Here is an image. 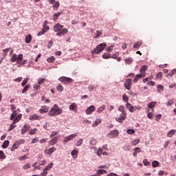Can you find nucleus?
I'll use <instances>...</instances> for the list:
<instances>
[{
	"mask_svg": "<svg viewBox=\"0 0 176 176\" xmlns=\"http://www.w3.org/2000/svg\"><path fill=\"white\" fill-rule=\"evenodd\" d=\"M96 174H98V176H100V174H107V170L104 169H99L98 170V172Z\"/></svg>",
	"mask_w": 176,
	"mask_h": 176,
	"instance_id": "38",
	"label": "nucleus"
},
{
	"mask_svg": "<svg viewBox=\"0 0 176 176\" xmlns=\"http://www.w3.org/2000/svg\"><path fill=\"white\" fill-rule=\"evenodd\" d=\"M37 130H38L37 129H30V131H29V134L30 135H34V134H36V131Z\"/></svg>",
	"mask_w": 176,
	"mask_h": 176,
	"instance_id": "40",
	"label": "nucleus"
},
{
	"mask_svg": "<svg viewBox=\"0 0 176 176\" xmlns=\"http://www.w3.org/2000/svg\"><path fill=\"white\" fill-rule=\"evenodd\" d=\"M58 80L62 83H72L74 80L69 77L62 76L58 78Z\"/></svg>",
	"mask_w": 176,
	"mask_h": 176,
	"instance_id": "4",
	"label": "nucleus"
},
{
	"mask_svg": "<svg viewBox=\"0 0 176 176\" xmlns=\"http://www.w3.org/2000/svg\"><path fill=\"white\" fill-rule=\"evenodd\" d=\"M21 61H23V54H20L19 56L16 55L17 64H21Z\"/></svg>",
	"mask_w": 176,
	"mask_h": 176,
	"instance_id": "21",
	"label": "nucleus"
},
{
	"mask_svg": "<svg viewBox=\"0 0 176 176\" xmlns=\"http://www.w3.org/2000/svg\"><path fill=\"white\" fill-rule=\"evenodd\" d=\"M30 87H31V85H26V86L23 88V91H22L23 94H24V93H25V91H28V89H30Z\"/></svg>",
	"mask_w": 176,
	"mask_h": 176,
	"instance_id": "46",
	"label": "nucleus"
},
{
	"mask_svg": "<svg viewBox=\"0 0 176 176\" xmlns=\"http://www.w3.org/2000/svg\"><path fill=\"white\" fill-rule=\"evenodd\" d=\"M15 142L17 143L18 146H20V145H21L23 144H25V140H16Z\"/></svg>",
	"mask_w": 176,
	"mask_h": 176,
	"instance_id": "43",
	"label": "nucleus"
},
{
	"mask_svg": "<svg viewBox=\"0 0 176 176\" xmlns=\"http://www.w3.org/2000/svg\"><path fill=\"white\" fill-rule=\"evenodd\" d=\"M122 100L124 102H129V96L126 94L122 95Z\"/></svg>",
	"mask_w": 176,
	"mask_h": 176,
	"instance_id": "42",
	"label": "nucleus"
},
{
	"mask_svg": "<svg viewBox=\"0 0 176 176\" xmlns=\"http://www.w3.org/2000/svg\"><path fill=\"white\" fill-rule=\"evenodd\" d=\"M45 32H46V29L45 28H43L41 30V31H40L38 33V36H41V35H43V34H45Z\"/></svg>",
	"mask_w": 176,
	"mask_h": 176,
	"instance_id": "51",
	"label": "nucleus"
},
{
	"mask_svg": "<svg viewBox=\"0 0 176 176\" xmlns=\"http://www.w3.org/2000/svg\"><path fill=\"white\" fill-rule=\"evenodd\" d=\"M141 45H142V41H139L138 42H135L134 45H133V47H134V49H138V47H140V46H141Z\"/></svg>",
	"mask_w": 176,
	"mask_h": 176,
	"instance_id": "23",
	"label": "nucleus"
},
{
	"mask_svg": "<svg viewBox=\"0 0 176 176\" xmlns=\"http://www.w3.org/2000/svg\"><path fill=\"white\" fill-rule=\"evenodd\" d=\"M127 118V113L126 112L122 113L118 118H116V122L118 123H123V121Z\"/></svg>",
	"mask_w": 176,
	"mask_h": 176,
	"instance_id": "3",
	"label": "nucleus"
},
{
	"mask_svg": "<svg viewBox=\"0 0 176 176\" xmlns=\"http://www.w3.org/2000/svg\"><path fill=\"white\" fill-rule=\"evenodd\" d=\"M29 119L30 120H41V119H42V117L36 114H33L30 116Z\"/></svg>",
	"mask_w": 176,
	"mask_h": 176,
	"instance_id": "14",
	"label": "nucleus"
},
{
	"mask_svg": "<svg viewBox=\"0 0 176 176\" xmlns=\"http://www.w3.org/2000/svg\"><path fill=\"white\" fill-rule=\"evenodd\" d=\"M155 78L157 80H162V78H163V73H162V72H160L159 73H157Z\"/></svg>",
	"mask_w": 176,
	"mask_h": 176,
	"instance_id": "29",
	"label": "nucleus"
},
{
	"mask_svg": "<svg viewBox=\"0 0 176 176\" xmlns=\"http://www.w3.org/2000/svg\"><path fill=\"white\" fill-rule=\"evenodd\" d=\"M138 144H140V139L133 140L132 142L131 145H133L134 146H135V145H138Z\"/></svg>",
	"mask_w": 176,
	"mask_h": 176,
	"instance_id": "50",
	"label": "nucleus"
},
{
	"mask_svg": "<svg viewBox=\"0 0 176 176\" xmlns=\"http://www.w3.org/2000/svg\"><path fill=\"white\" fill-rule=\"evenodd\" d=\"M148 70V66L143 65L141 67V69L140 70V74H142V76L145 77V74H146L145 72Z\"/></svg>",
	"mask_w": 176,
	"mask_h": 176,
	"instance_id": "10",
	"label": "nucleus"
},
{
	"mask_svg": "<svg viewBox=\"0 0 176 176\" xmlns=\"http://www.w3.org/2000/svg\"><path fill=\"white\" fill-rule=\"evenodd\" d=\"M47 61H48V63H54V61H56V58H54V56H50L47 59Z\"/></svg>",
	"mask_w": 176,
	"mask_h": 176,
	"instance_id": "37",
	"label": "nucleus"
},
{
	"mask_svg": "<svg viewBox=\"0 0 176 176\" xmlns=\"http://www.w3.org/2000/svg\"><path fill=\"white\" fill-rule=\"evenodd\" d=\"M174 72H176V69H173V71L169 72L168 74L167 75V76H170V78H171L173 76V75H174Z\"/></svg>",
	"mask_w": 176,
	"mask_h": 176,
	"instance_id": "62",
	"label": "nucleus"
},
{
	"mask_svg": "<svg viewBox=\"0 0 176 176\" xmlns=\"http://www.w3.org/2000/svg\"><path fill=\"white\" fill-rule=\"evenodd\" d=\"M65 34H68V29H67V28L63 29V30L58 32V33L56 34V36H63L65 35Z\"/></svg>",
	"mask_w": 176,
	"mask_h": 176,
	"instance_id": "12",
	"label": "nucleus"
},
{
	"mask_svg": "<svg viewBox=\"0 0 176 176\" xmlns=\"http://www.w3.org/2000/svg\"><path fill=\"white\" fill-rule=\"evenodd\" d=\"M53 167V163H50L47 167L45 168V170L47 171L48 170H50Z\"/></svg>",
	"mask_w": 176,
	"mask_h": 176,
	"instance_id": "55",
	"label": "nucleus"
},
{
	"mask_svg": "<svg viewBox=\"0 0 176 176\" xmlns=\"http://www.w3.org/2000/svg\"><path fill=\"white\" fill-rule=\"evenodd\" d=\"M10 61L12 63H15V61H17V54H13L12 56L10 58Z\"/></svg>",
	"mask_w": 176,
	"mask_h": 176,
	"instance_id": "36",
	"label": "nucleus"
},
{
	"mask_svg": "<svg viewBox=\"0 0 176 176\" xmlns=\"http://www.w3.org/2000/svg\"><path fill=\"white\" fill-rule=\"evenodd\" d=\"M76 137H78L77 133L68 135L65 138L64 142H69V141H72V140H74V138H75Z\"/></svg>",
	"mask_w": 176,
	"mask_h": 176,
	"instance_id": "5",
	"label": "nucleus"
},
{
	"mask_svg": "<svg viewBox=\"0 0 176 176\" xmlns=\"http://www.w3.org/2000/svg\"><path fill=\"white\" fill-rule=\"evenodd\" d=\"M125 61H126V64H130L131 63L133 62V58H127L125 60Z\"/></svg>",
	"mask_w": 176,
	"mask_h": 176,
	"instance_id": "63",
	"label": "nucleus"
},
{
	"mask_svg": "<svg viewBox=\"0 0 176 176\" xmlns=\"http://www.w3.org/2000/svg\"><path fill=\"white\" fill-rule=\"evenodd\" d=\"M56 90H57L58 91H63V90H64V87H62L61 85H58V86L56 87Z\"/></svg>",
	"mask_w": 176,
	"mask_h": 176,
	"instance_id": "53",
	"label": "nucleus"
},
{
	"mask_svg": "<svg viewBox=\"0 0 176 176\" xmlns=\"http://www.w3.org/2000/svg\"><path fill=\"white\" fill-rule=\"evenodd\" d=\"M17 117V111H14L10 118V120H14V118Z\"/></svg>",
	"mask_w": 176,
	"mask_h": 176,
	"instance_id": "32",
	"label": "nucleus"
},
{
	"mask_svg": "<svg viewBox=\"0 0 176 176\" xmlns=\"http://www.w3.org/2000/svg\"><path fill=\"white\" fill-rule=\"evenodd\" d=\"M54 151H56V147H52L51 148H50L48 150L47 154L52 155V153H53L54 152Z\"/></svg>",
	"mask_w": 176,
	"mask_h": 176,
	"instance_id": "48",
	"label": "nucleus"
},
{
	"mask_svg": "<svg viewBox=\"0 0 176 176\" xmlns=\"http://www.w3.org/2000/svg\"><path fill=\"white\" fill-rule=\"evenodd\" d=\"M109 135H111L110 136V138H115V137H118V135H119V131H118V130L111 131L108 134L109 137Z\"/></svg>",
	"mask_w": 176,
	"mask_h": 176,
	"instance_id": "8",
	"label": "nucleus"
},
{
	"mask_svg": "<svg viewBox=\"0 0 176 176\" xmlns=\"http://www.w3.org/2000/svg\"><path fill=\"white\" fill-rule=\"evenodd\" d=\"M152 78L151 76L147 77L144 79H143V83H146V82H148V80H151Z\"/></svg>",
	"mask_w": 176,
	"mask_h": 176,
	"instance_id": "59",
	"label": "nucleus"
},
{
	"mask_svg": "<svg viewBox=\"0 0 176 176\" xmlns=\"http://www.w3.org/2000/svg\"><path fill=\"white\" fill-rule=\"evenodd\" d=\"M65 34H68V29H67V28L63 29V30L58 32V33L56 34V36H63L65 35Z\"/></svg>",
	"mask_w": 176,
	"mask_h": 176,
	"instance_id": "13",
	"label": "nucleus"
},
{
	"mask_svg": "<svg viewBox=\"0 0 176 176\" xmlns=\"http://www.w3.org/2000/svg\"><path fill=\"white\" fill-rule=\"evenodd\" d=\"M47 171L44 169L43 172L41 173V176H47Z\"/></svg>",
	"mask_w": 176,
	"mask_h": 176,
	"instance_id": "64",
	"label": "nucleus"
},
{
	"mask_svg": "<svg viewBox=\"0 0 176 176\" xmlns=\"http://www.w3.org/2000/svg\"><path fill=\"white\" fill-rule=\"evenodd\" d=\"M61 113H63V109L58 107V104H55L50 110L48 115L49 116L53 117L61 115Z\"/></svg>",
	"mask_w": 176,
	"mask_h": 176,
	"instance_id": "1",
	"label": "nucleus"
},
{
	"mask_svg": "<svg viewBox=\"0 0 176 176\" xmlns=\"http://www.w3.org/2000/svg\"><path fill=\"white\" fill-rule=\"evenodd\" d=\"M23 170H28V168H31V165L29 163L25 164L23 165Z\"/></svg>",
	"mask_w": 176,
	"mask_h": 176,
	"instance_id": "49",
	"label": "nucleus"
},
{
	"mask_svg": "<svg viewBox=\"0 0 176 176\" xmlns=\"http://www.w3.org/2000/svg\"><path fill=\"white\" fill-rule=\"evenodd\" d=\"M49 111V107L46 105L42 106L41 108L39 109V113H46Z\"/></svg>",
	"mask_w": 176,
	"mask_h": 176,
	"instance_id": "15",
	"label": "nucleus"
},
{
	"mask_svg": "<svg viewBox=\"0 0 176 176\" xmlns=\"http://www.w3.org/2000/svg\"><path fill=\"white\" fill-rule=\"evenodd\" d=\"M78 153L79 151H78V150L74 149L72 151L71 155L74 159H76V157H78V155H78Z\"/></svg>",
	"mask_w": 176,
	"mask_h": 176,
	"instance_id": "25",
	"label": "nucleus"
},
{
	"mask_svg": "<svg viewBox=\"0 0 176 176\" xmlns=\"http://www.w3.org/2000/svg\"><path fill=\"white\" fill-rule=\"evenodd\" d=\"M19 146H20L16 142H14V144L12 145V148H11V151L14 152V151H16V149H17V148H19Z\"/></svg>",
	"mask_w": 176,
	"mask_h": 176,
	"instance_id": "28",
	"label": "nucleus"
},
{
	"mask_svg": "<svg viewBox=\"0 0 176 176\" xmlns=\"http://www.w3.org/2000/svg\"><path fill=\"white\" fill-rule=\"evenodd\" d=\"M127 134H129L130 135H133L134 133H135V131L134 129H128L126 130Z\"/></svg>",
	"mask_w": 176,
	"mask_h": 176,
	"instance_id": "47",
	"label": "nucleus"
},
{
	"mask_svg": "<svg viewBox=\"0 0 176 176\" xmlns=\"http://www.w3.org/2000/svg\"><path fill=\"white\" fill-rule=\"evenodd\" d=\"M175 134V130L172 129L171 131H170L168 133V137H173V135H174Z\"/></svg>",
	"mask_w": 176,
	"mask_h": 176,
	"instance_id": "41",
	"label": "nucleus"
},
{
	"mask_svg": "<svg viewBox=\"0 0 176 176\" xmlns=\"http://www.w3.org/2000/svg\"><path fill=\"white\" fill-rule=\"evenodd\" d=\"M100 123H101V118H97L94 123L92 124V127H97Z\"/></svg>",
	"mask_w": 176,
	"mask_h": 176,
	"instance_id": "24",
	"label": "nucleus"
},
{
	"mask_svg": "<svg viewBox=\"0 0 176 176\" xmlns=\"http://www.w3.org/2000/svg\"><path fill=\"white\" fill-rule=\"evenodd\" d=\"M0 159H2L3 160L6 159V155H5V153L2 151H0Z\"/></svg>",
	"mask_w": 176,
	"mask_h": 176,
	"instance_id": "44",
	"label": "nucleus"
},
{
	"mask_svg": "<svg viewBox=\"0 0 176 176\" xmlns=\"http://www.w3.org/2000/svg\"><path fill=\"white\" fill-rule=\"evenodd\" d=\"M157 90L158 93H162L164 90V87L162 85H160L157 87Z\"/></svg>",
	"mask_w": 176,
	"mask_h": 176,
	"instance_id": "31",
	"label": "nucleus"
},
{
	"mask_svg": "<svg viewBox=\"0 0 176 176\" xmlns=\"http://www.w3.org/2000/svg\"><path fill=\"white\" fill-rule=\"evenodd\" d=\"M104 109H105V105L103 104L97 109V112L98 113H101V112H103Z\"/></svg>",
	"mask_w": 176,
	"mask_h": 176,
	"instance_id": "33",
	"label": "nucleus"
},
{
	"mask_svg": "<svg viewBox=\"0 0 176 176\" xmlns=\"http://www.w3.org/2000/svg\"><path fill=\"white\" fill-rule=\"evenodd\" d=\"M143 164H144V166H150L151 165V162H149V161H148V160H144Z\"/></svg>",
	"mask_w": 176,
	"mask_h": 176,
	"instance_id": "58",
	"label": "nucleus"
},
{
	"mask_svg": "<svg viewBox=\"0 0 176 176\" xmlns=\"http://www.w3.org/2000/svg\"><path fill=\"white\" fill-rule=\"evenodd\" d=\"M64 25L60 24V23H56L54 25V32H60L62 30H63Z\"/></svg>",
	"mask_w": 176,
	"mask_h": 176,
	"instance_id": "6",
	"label": "nucleus"
},
{
	"mask_svg": "<svg viewBox=\"0 0 176 176\" xmlns=\"http://www.w3.org/2000/svg\"><path fill=\"white\" fill-rule=\"evenodd\" d=\"M102 57L104 58H111V56H109V54H107V53H104L103 55H102Z\"/></svg>",
	"mask_w": 176,
	"mask_h": 176,
	"instance_id": "61",
	"label": "nucleus"
},
{
	"mask_svg": "<svg viewBox=\"0 0 176 176\" xmlns=\"http://www.w3.org/2000/svg\"><path fill=\"white\" fill-rule=\"evenodd\" d=\"M9 144H10L9 140H6V141L3 143L2 148H3V149H6V148H8V146H9Z\"/></svg>",
	"mask_w": 176,
	"mask_h": 176,
	"instance_id": "30",
	"label": "nucleus"
},
{
	"mask_svg": "<svg viewBox=\"0 0 176 176\" xmlns=\"http://www.w3.org/2000/svg\"><path fill=\"white\" fill-rule=\"evenodd\" d=\"M82 144H83V139H80L77 142L76 146H80V145H82Z\"/></svg>",
	"mask_w": 176,
	"mask_h": 176,
	"instance_id": "54",
	"label": "nucleus"
},
{
	"mask_svg": "<svg viewBox=\"0 0 176 176\" xmlns=\"http://www.w3.org/2000/svg\"><path fill=\"white\" fill-rule=\"evenodd\" d=\"M126 107L127 108V109H129V112H131V113H133V112L135 111V109H134V107L132 106L131 104H130L129 102L126 103Z\"/></svg>",
	"mask_w": 176,
	"mask_h": 176,
	"instance_id": "17",
	"label": "nucleus"
},
{
	"mask_svg": "<svg viewBox=\"0 0 176 176\" xmlns=\"http://www.w3.org/2000/svg\"><path fill=\"white\" fill-rule=\"evenodd\" d=\"M107 47V43H103L97 45V47L91 52L92 54H99Z\"/></svg>",
	"mask_w": 176,
	"mask_h": 176,
	"instance_id": "2",
	"label": "nucleus"
},
{
	"mask_svg": "<svg viewBox=\"0 0 176 176\" xmlns=\"http://www.w3.org/2000/svg\"><path fill=\"white\" fill-rule=\"evenodd\" d=\"M32 167H34V171H35V170H41V166H36V162L33 164Z\"/></svg>",
	"mask_w": 176,
	"mask_h": 176,
	"instance_id": "52",
	"label": "nucleus"
},
{
	"mask_svg": "<svg viewBox=\"0 0 176 176\" xmlns=\"http://www.w3.org/2000/svg\"><path fill=\"white\" fill-rule=\"evenodd\" d=\"M26 83H28V78H25V79L23 80L22 83H21V86H22L23 87H24V86H25Z\"/></svg>",
	"mask_w": 176,
	"mask_h": 176,
	"instance_id": "57",
	"label": "nucleus"
},
{
	"mask_svg": "<svg viewBox=\"0 0 176 176\" xmlns=\"http://www.w3.org/2000/svg\"><path fill=\"white\" fill-rule=\"evenodd\" d=\"M160 163H159V162H157V161H153V162H152V166H153V167H159V166H160Z\"/></svg>",
	"mask_w": 176,
	"mask_h": 176,
	"instance_id": "45",
	"label": "nucleus"
},
{
	"mask_svg": "<svg viewBox=\"0 0 176 176\" xmlns=\"http://www.w3.org/2000/svg\"><path fill=\"white\" fill-rule=\"evenodd\" d=\"M156 102H151L148 104V108L150 109V111H151V112H154L155 109L153 108L156 107Z\"/></svg>",
	"mask_w": 176,
	"mask_h": 176,
	"instance_id": "18",
	"label": "nucleus"
},
{
	"mask_svg": "<svg viewBox=\"0 0 176 176\" xmlns=\"http://www.w3.org/2000/svg\"><path fill=\"white\" fill-rule=\"evenodd\" d=\"M30 127L28 124H25L21 129V134H25L30 130Z\"/></svg>",
	"mask_w": 176,
	"mask_h": 176,
	"instance_id": "16",
	"label": "nucleus"
},
{
	"mask_svg": "<svg viewBox=\"0 0 176 176\" xmlns=\"http://www.w3.org/2000/svg\"><path fill=\"white\" fill-rule=\"evenodd\" d=\"M148 112L147 118H148V119H152L153 118V111H152L151 109H148Z\"/></svg>",
	"mask_w": 176,
	"mask_h": 176,
	"instance_id": "34",
	"label": "nucleus"
},
{
	"mask_svg": "<svg viewBox=\"0 0 176 176\" xmlns=\"http://www.w3.org/2000/svg\"><path fill=\"white\" fill-rule=\"evenodd\" d=\"M69 110L73 112H78V104L76 103H72L69 105Z\"/></svg>",
	"mask_w": 176,
	"mask_h": 176,
	"instance_id": "11",
	"label": "nucleus"
},
{
	"mask_svg": "<svg viewBox=\"0 0 176 176\" xmlns=\"http://www.w3.org/2000/svg\"><path fill=\"white\" fill-rule=\"evenodd\" d=\"M94 111H96V107L91 105L87 109L86 113L87 115H91Z\"/></svg>",
	"mask_w": 176,
	"mask_h": 176,
	"instance_id": "9",
	"label": "nucleus"
},
{
	"mask_svg": "<svg viewBox=\"0 0 176 176\" xmlns=\"http://www.w3.org/2000/svg\"><path fill=\"white\" fill-rule=\"evenodd\" d=\"M39 141V138H34L32 142H31V144H36V142H38Z\"/></svg>",
	"mask_w": 176,
	"mask_h": 176,
	"instance_id": "60",
	"label": "nucleus"
},
{
	"mask_svg": "<svg viewBox=\"0 0 176 176\" xmlns=\"http://www.w3.org/2000/svg\"><path fill=\"white\" fill-rule=\"evenodd\" d=\"M118 111L120 112H122V113H123V112H126L124 111V107H123L122 105H120L119 107H118Z\"/></svg>",
	"mask_w": 176,
	"mask_h": 176,
	"instance_id": "56",
	"label": "nucleus"
},
{
	"mask_svg": "<svg viewBox=\"0 0 176 176\" xmlns=\"http://www.w3.org/2000/svg\"><path fill=\"white\" fill-rule=\"evenodd\" d=\"M58 140V138L54 137L52 140H50V145H54L57 144V141Z\"/></svg>",
	"mask_w": 176,
	"mask_h": 176,
	"instance_id": "27",
	"label": "nucleus"
},
{
	"mask_svg": "<svg viewBox=\"0 0 176 176\" xmlns=\"http://www.w3.org/2000/svg\"><path fill=\"white\" fill-rule=\"evenodd\" d=\"M31 41H32V36L31 34H28L25 37V43H31Z\"/></svg>",
	"mask_w": 176,
	"mask_h": 176,
	"instance_id": "26",
	"label": "nucleus"
},
{
	"mask_svg": "<svg viewBox=\"0 0 176 176\" xmlns=\"http://www.w3.org/2000/svg\"><path fill=\"white\" fill-rule=\"evenodd\" d=\"M16 123L12 122V123L10 124V128L8 129V131H12L15 127H16Z\"/></svg>",
	"mask_w": 176,
	"mask_h": 176,
	"instance_id": "39",
	"label": "nucleus"
},
{
	"mask_svg": "<svg viewBox=\"0 0 176 176\" xmlns=\"http://www.w3.org/2000/svg\"><path fill=\"white\" fill-rule=\"evenodd\" d=\"M23 115L22 114H19L13 120L14 123H19V122H20V120H21V118H22Z\"/></svg>",
	"mask_w": 176,
	"mask_h": 176,
	"instance_id": "20",
	"label": "nucleus"
},
{
	"mask_svg": "<svg viewBox=\"0 0 176 176\" xmlns=\"http://www.w3.org/2000/svg\"><path fill=\"white\" fill-rule=\"evenodd\" d=\"M145 78L144 76H142V74H138L135 76L134 80H133V83H137L140 79Z\"/></svg>",
	"mask_w": 176,
	"mask_h": 176,
	"instance_id": "19",
	"label": "nucleus"
},
{
	"mask_svg": "<svg viewBox=\"0 0 176 176\" xmlns=\"http://www.w3.org/2000/svg\"><path fill=\"white\" fill-rule=\"evenodd\" d=\"M59 6H60V2L56 1L53 6L54 10H58Z\"/></svg>",
	"mask_w": 176,
	"mask_h": 176,
	"instance_id": "35",
	"label": "nucleus"
},
{
	"mask_svg": "<svg viewBox=\"0 0 176 176\" xmlns=\"http://www.w3.org/2000/svg\"><path fill=\"white\" fill-rule=\"evenodd\" d=\"M61 13H62L61 12H58L54 14V17H53L54 21H57V20H58V17H60V16H61Z\"/></svg>",
	"mask_w": 176,
	"mask_h": 176,
	"instance_id": "22",
	"label": "nucleus"
},
{
	"mask_svg": "<svg viewBox=\"0 0 176 176\" xmlns=\"http://www.w3.org/2000/svg\"><path fill=\"white\" fill-rule=\"evenodd\" d=\"M131 85H133L131 79L130 78L126 79L124 82L125 89H126V90H130L131 89Z\"/></svg>",
	"mask_w": 176,
	"mask_h": 176,
	"instance_id": "7",
	"label": "nucleus"
}]
</instances>
